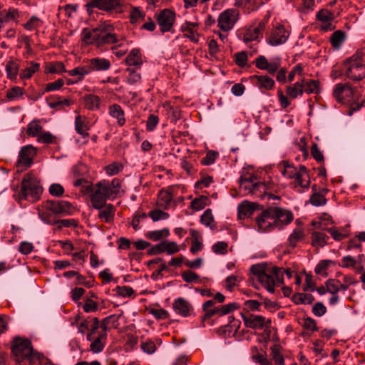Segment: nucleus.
Returning a JSON list of instances; mask_svg holds the SVG:
<instances>
[{
	"label": "nucleus",
	"mask_w": 365,
	"mask_h": 365,
	"mask_svg": "<svg viewBox=\"0 0 365 365\" xmlns=\"http://www.w3.org/2000/svg\"><path fill=\"white\" fill-rule=\"evenodd\" d=\"M122 181L118 178H114L111 182L102 180L98 182L93 187L86 186L88 192H92L91 202L93 208L101 209L106 203L107 200L115 199L121 190Z\"/></svg>",
	"instance_id": "f257e3e1"
},
{
	"label": "nucleus",
	"mask_w": 365,
	"mask_h": 365,
	"mask_svg": "<svg viewBox=\"0 0 365 365\" xmlns=\"http://www.w3.org/2000/svg\"><path fill=\"white\" fill-rule=\"evenodd\" d=\"M81 35L83 43L94 45L97 48L117 43L119 41L118 36L114 33L113 25L109 21L101 22L93 29H83Z\"/></svg>",
	"instance_id": "f03ea898"
},
{
	"label": "nucleus",
	"mask_w": 365,
	"mask_h": 365,
	"mask_svg": "<svg viewBox=\"0 0 365 365\" xmlns=\"http://www.w3.org/2000/svg\"><path fill=\"white\" fill-rule=\"evenodd\" d=\"M11 351L15 361L19 364L40 365L44 357L43 354L34 350L31 341L29 339L19 336L14 339Z\"/></svg>",
	"instance_id": "7ed1b4c3"
},
{
	"label": "nucleus",
	"mask_w": 365,
	"mask_h": 365,
	"mask_svg": "<svg viewBox=\"0 0 365 365\" xmlns=\"http://www.w3.org/2000/svg\"><path fill=\"white\" fill-rule=\"evenodd\" d=\"M333 96L337 102L349 106V114L365 106V100H359V94L349 83H337L333 91Z\"/></svg>",
	"instance_id": "20e7f679"
},
{
	"label": "nucleus",
	"mask_w": 365,
	"mask_h": 365,
	"mask_svg": "<svg viewBox=\"0 0 365 365\" xmlns=\"http://www.w3.org/2000/svg\"><path fill=\"white\" fill-rule=\"evenodd\" d=\"M342 71L354 82L365 78V54L362 53V47L344 62Z\"/></svg>",
	"instance_id": "39448f33"
},
{
	"label": "nucleus",
	"mask_w": 365,
	"mask_h": 365,
	"mask_svg": "<svg viewBox=\"0 0 365 365\" xmlns=\"http://www.w3.org/2000/svg\"><path fill=\"white\" fill-rule=\"evenodd\" d=\"M281 58L277 57L269 61L264 56L260 55L255 59V66L260 69L267 71L270 75H275L276 80L280 83L287 82V69L282 67Z\"/></svg>",
	"instance_id": "423d86ee"
},
{
	"label": "nucleus",
	"mask_w": 365,
	"mask_h": 365,
	"mask_svg": "<svg viewBox=\"0 0 365 365\" xmlns=\"http://www.w3.org/2000/svg\"><path fill=\"white\" fill-rule=\"evenodd\" d=\"M42 192L43 188L40 182L33 174L28 173L22 180L19 200H26L34 202L38 200Z\"/></svg>",
	"instance_id": "0eeeda50"
},
{
	"label": "nucleus",
	"mask_w": 365,
	"mask_h": 365,
	"mask_svg": "<svg viewBox=\"0 0 365 365\" xmlns=\"http://www.w3.org/2000/svg\"><path fill=\"white\" fill-rule=\"evenodd\" d=\"M240 304L236 302H232L225 305H217L215 304L213 300H207L205 302L202 306L204 314L201 317V322L204 324L205 321L213 317H220L229 314L240 309ZM203 326H205V324H203Z\"/></svg>",
	"instance_id": "6e6552de"
},
{
	"label": "nucleus",
	"mask_w": 365,
	"mask_h": 365,
	"mask_svg": "<svg viewBox=\"0 0 365 365\" xmlns=\"http://www.w3.org/2000/svg\"><path fill=\"white\" fill-rule=\"evenodd\" d=\"M250 271L269 292H274V279L270 272L267 273L264 267L259 264L252 265Z\"/></svg>",
	"instance_id": "1a4fd4ad"
},
{
	"label": "nucleus",
	"mask_w": 365,
	"mask_h": 365,
	"mask_svg": "<svg viewBox=\"0 0 365 365\" xmlns=\"http://www.w3.org/2000/svg\"><path fill=\"white\" fill-rule=\"evenodd\" d=\"M239 12L234 9H226L218 16L217 25L223 31H229L233 29L238 20Z\"/></svg>",
	"instance_id": "9d476101"
},
{
	"label": "nucleus",
	"mask_w": 365,
	"mask_h": 365,
	"mask_svg": "<svg viewBox=\"0 0 365 365\" xmlns=\"http://www.w3.org/2000/svg\"><path fill=\"white\" fill-rule=\"evenodd\" d=\"M270 210L275 221V227L277 230L282 229L291 223L294 219L293 213L290 210L278 207H271Z\"/></svg>",
	"instance_id": "9b49d317"
},
{
	"label": "nucleus",
	"mask_w": 365,
	"mask_h": 365,
	"mask_svg": "<svg viewBox=\"0 0 365 365\" xmlns=\"http://www.w3.org/2000/svg\"><path fill=\"white\" fill-rule=\"evenodd\" d=\"M293 189L299 193L307 191L310 187V177L304 165L299 167V173L292 183Z\"/></svg>",
	"instance_id": "f8f14e48"
},
{
	"label": "nucleus",
	"mask_w": 365,
	"mask_h": 365,
	"mask_svg": "<svg viewBox=\"0 0 365 365\" xmlns=\"http://www.w3.org/2000/svg\"><path fill=\"white\" fill-rule=\"evenodd\" d=\"M267 25V21L263 20L259 21L256 26H250L245 31L242 36V41L246 44L252 41L259 42L260 38H262L263 31H264Z\"/></svg>",
	"instance_id": "ddd939ff"
},
{
	"label": "nucleus",
	"mask_w": 365,
	"mask_h": 365,
	"mask_svg": "<svg viewBox=\"0 0 365 365\" xmlns=\"http://www.w3.org/2000/svg\"><path fill=\"white\" fill-rule=\"evenodd\" d=\"M241 315L243 322L247 328L252 329H262L264 327H271V319H266L265 317L262 315H255L252 314L247 315L242 314Z\"/></svg>",
	"instance_id": "4468645a"
},
{
	"label": "nucleus",
	"mask_w": 365,
	"mask_h": 365,
	"mask_svg": "<svg viewBox=\"0 0 365 365\" xmlns=\"http://www.w3.org/2000/svg\"><path fill=\"white\" fill-rule=\"evenodd\" d=\"M256 222L259 232H267L276 229L270 207L263 210L260 215L257 217Z\"/></svg>",
	"instance_id": "2eb2a0df"
},
{
	"label": "nucleus",
	"mask_w": 365,
	"mask_h": 365,
	"mask_svg": "<svg viewBox=\"0 0 365 365\" xmlns=\"http://www.w3.org/2000/svg\"><path fill=\"white\" fill-rule=\"evenodd\" d=\"M175 20V13L170 9H163L157 16V22L161 32L171 31Z\"/></svg>",
	"instance_id": "dca6fc26"
},
{
	"label": "nucleus",
	"mask_w": 365,
	"mask_h": 365,
	"mask_svg": "<svg viewBox=\"0 0 365 365\" xmlns=\"http://www.w3.org/2000/svg\"><path fill=\"white\" fill-rule=\"evenodd\" d=\"M289 36V34L285 28L282 25H279L272 29L267 38V43L271 46H277L284 43L287 41Z\"/></svg>",
	"instance_id": "f3484780"
},
{
	"label": "nucleus",
	"mask_w": 365,
	"mask_h": 365,
	"mask_svg": "<svg viewBox=\"0 0 365 365\" xmlns=\"http://www.w3.org/2000/svg\"><path fill=\"white\" fill-rule=\"evenodd\" d=\"M46 207L56 215L66 216L71 215V205L65 200H47Z\"/></svg>",
	"instance_id": "a211bd4d"
},
{
	"label": "nucleus",
	"mask_w": 365,
	"mask_h": 365,
	"mask_svg": "<svg viewBox=\"0 0 365 365\" xmlns=\"http://www.w3.org/2000/svg\"><path fill=\"white\" fill-rule=\"evenodd\" d=\"M255 179L252 177L241 178L240 180V187L245 190H249L254 195H257V192H264L266 185L262 182H255Z\"/></svg>",
	"instance_id": "6ab92c4d"
},
{
	"label": "nucleus",
	"mask_w": 365,
	"mask_h": 365,
	"mask_svg": "<svg viewBox=\"0 0 365 365\" xmlns=\"http://www.w3.org/2000/svg\"><path fill=\"white\" fill-rule=\"evenodd\" d=\"M122 0H92L86 4L87 7L98 8L100 10L110 11L121 8Z\"/></svg>",
	"instance_id": "aec40b11"
},
{
	"label": "nucleus",
	"mask_w": 365,
	"mask_h": 365,
	"mask_svg": "<svg viewBox=\"0 0 365 365\" xmlns=\"http://www.w3.org/2000/svg\"><path fill=\"white\" fill-rule=\"evenodd\" d=\"M174 311L183 317H187L193 312V307L191 303L182 297L175 299L173 303Z\"/></svg>",
	"instance_id": "412c9836"
},
{
	"label": "nucleus",
	"mask_w": 365,
	"mask_h": 365,
	"mask_svg": "<svg viewBox=\"0 0 365 365\" xmlns=\"http://www.w3.org/2000/svg\"><path fill=\"white\" fill-rule=\"evenodd\" d=\"M36 154V149L31 145H27L21 148L19 154L18 164L29 167Z\"/></svg>",
	"instance_id": "4be33fe9"
},
{
	"label": "nucleus",
	"mask_w": 365,
	"mask_h": 365,
	"mask_svg": "<svg viewBox=\"0 0 365 365\" xmlns=\"http://www.w3.org/2000/svg\"><path fill=\"white\" fill-rule=\"evenodd\" d=\"M86 63L89 68L90 73L106 71L111 67V63L110 60L105 58H92L91 59H88Z\"/></svg>",
	"instance_id": "5701e85b"
},
{
	"label": "nucleus",
	"mask_w": 365,
	"mask_h": 365,
	"mask_svg": "<svg viewBox=\"0 0 365 365\" xmlns=\"http://www.w3.org/2000/svg\"><path fill=\"white\" fill-rule=\"evenodd\" d=\"M97 334L98 335L93 336V339L90 341V350L95 354L103 351L107 341V332L101 329Z\"/></svg>",
	"instance_id": "b1692460"
},
{
	"label": "nucleus",
	"mask_w": 365,
	"mask_h": 365,
	"mask_svg": "<svg viewBox=\"0 0 365 365\" xmlns=\"http://www.w3.org/2000/svg\"><path fill=\"white\" fill-rule=\"evenodd\" d=\"M251 81L261 91H269L273 89L275 81L267 75H255L251 76Z\"/></svg>",
	"instance_id": "393cba45"
},
{
	"label": "nucleus",
	"mask_w": 365,
	"mask_h": 365,
	"mask_svg": "<svg viewBox=\"0 0 365 365\" xmlns=\"http://www.w3.org/2000/svg\"><path fill=\"white\" fill-rule=\"evenodd\" d=\"M270 273L273 275L274 279V287L284 284V274H285L288 279L294 277L296 274L290 269H285L283 267H273L270 269Z\"/></svg>",
	"instance_id": "a878e982"
},
{
	"label": "nucleus",
	"mask_w": 365,
	"mask_h": 365,
	"mask_svg": "<svg viewBox=\"0 0 365 365\" xmlns=\"http://www.w3.org/2000/svg\"><path fill=\"white\" fill-rule=\"evenodd\" d=\"M127 66L139 68L143 65V56L139 48L132 49L125 59Z\"/></svg>",
	"instance_id": "bb28decb"
},
{
	"label": "nucleus",
	"mask_w": 365,
	"mask_h": 365,
	"mask_svg": "<svg viewBox=\"0 0 365 365\" xmlns=\"http://www.w3.org/2000/svg\"><path fill=\"white\" fill-rule=\"evenodd\" d=\"M108 113L112 118L116 119L119 126L122 127L125 124V112L120 105L117 103L110 105L108 107Z\"/></svg>",
	"instance_id": "cd10ccee"
},
{
	"label": "nucleus",
	"mask_w": 365,
	"mask_h": 365,
	"mask_svg": "<svg viewBox=\"0 0 365 365\" xmlns=\"http://www.w3.org/2000/svg\"><path fill=\"white\" fill-rule=\"evenodd\" d=\"M21 16V12L17 9L9 7L0 11V19L5 24L11 21L18 23V19Z\"/></svg>",
	"instance_id": "c85d7f7f"
},
{
	"label": "nucleus",
	"mask_w": 365,
	"mask_h": 365,
	"mask_svg": "<svg viewBox=\"0 0 365 365\" xmlns=\"http://www.w3.org/2000/svg\"><path fill=\"white\" fill-rule=\"evenodd\" d=\"M99 210L98 212V218L106 222L110 223L113 221L115 213V207L112 204H106L101 209H98Z\"/></svg>",
	"instance_id": "c756f323"
},
{
	"label": "nucleus",
	"mask_w": 365,
	"mask_h": 365,
	"mask_svg": "<svg viewBox=\"0 0 365 365\" xmlns=\"http://www.w3.org/2000/svg\"><path fill=\"white\" fill-rule=\"evenodd\" d=\"M304 82H306V80L303 78L292 85L287 86L286 88V93L287 96L292 99H295L298 96H302L304 93Z\"/></svg>",
	"instance_id": "7c9ffc66"
},
{
	"label": "nucleus",
	"mask_w": 365,
	"mask_h": 365,
	"mask_svg": "<svg viewBox=\"0 0 365 365\" xmlns=\"http://www.w3.org/2000/svg\"><path fill=\"white\" fill-rule=\"evenodd\" d=\"M47 103L50 108L57 110L64 109L72 104V101L68 98H63L58 96H52L47 98Z\"/></svg>",
	"instance_id": "2f4dec72"
},
{
	"label": "nucleus",
	"mask_w": 365,
	"mask_h": 365,
	"mask_svg": "<svg viewBox=\"0 0 365 365\" xmlns=\"http://www.w3.org/2000/svg\"><path fill=\"white\" fill-rule=\"evenodd\" d=\"M317 18L319 21L327 23L326 25L322 27L323 30L328 31L332 30L334 29V26L331 22L334 18L333 12L327 9H322L317 13Z\"/></svg>",
	"instance_id": "473e14b6"
},
{
	"label": "nucleus",
	"mask_w": 365,
	"mask_h": 365,
	"mask_svg": "<svg viewBox=\"0 0 365 365\" xmlns=\"http://www.w3.org/2000/svg\"><path fill=\"white\" fill-rule=\"evenodd\" d=\"M257 204L248 202H243L239 205L237 208L238 217L241 220L251 216L255 212Z\"/></svg>",
	"instance_id": "72a5a7b5"
},
{
	"label": "nucleus",
	"mask_w": 365,
	"mask_h": 365,
	"mask_svg": "<svg viewBox=\"0 0 365 365\" xmlns=\"http://www.w3.org/2000/svg\"><path fill=\"white\" fill-rule=\"evenodd\" d=\"M263 4L264 1H259L258 0H235V6L250 13L251 11L257 9Z\"/></svg>",
	"instance_id": "f704fd0d"
},
{
	"label": "nucleus",
	"mask_w": 365,
	"mask_h": 365,
	"mask_svg": "<svg viewBox=\"0 0 365 365\" xmlns=\"http://www.w3.org/2000/svg\"><path fill=\"white\" fill-rule=\"evenodd\" d=\"M85 108L90 110H96L100 108L101 98L94 94H86L83 98Z\"/></svg>",
	"instance_id": "c9c22d12"
},
{
	"label": "nucleus",
	"mask_w": 365,
	"mask_h": 365,
	"mask_svg": "<svg viewBox=\"0 0 365 365\" xmlns=\"http://www.w3.org/2000/svg\"><path fill=\"white\" fill-rule=\"evenodd\" d=\"M305 237L304 231L302 228H296L290 234L287 239L288 247L291 249L296 247L297 244L302 240Z\"/></svg>",
	"instance_id": "e433bc0d"
},
{
	"label": "nucleus",
	"mask_w": 365,
	"mask_h": 365,
	"mask_svg": "<svg viewBox=\"0 0 365 365\" xmlns=\"http://www.w3.org/2000/svg\"><path fill=\"white\" fill-rule=\"evenodd\" d=\"M56 215L51 210L46 207V203L43 208L38 210V216L41 220L48 225H56L58 220Z\"/></svg>",
	"instance_id": "4c0bfd02"
},
{
	"label": "nucleus",
	"mask_w": 365,
	"mask_h": 365,
	"mask_svg": "<svg viewBox=\"0 0 365 365\" xmlns=\"http://www.w3.org/2000/svg\"><path fill=\"white\" fill-rule=\"evenodd\" d=\"M312 245L314 247H323L327 244L329 237L325 233L314 231L312 233Z\"/></svg>",
	"instance_id": "58836bf2"
},
{
	"label": "nucleus",
	"mask_w": 365,
	"mask_h": 365,
	"mask_svg": "<svg viewBox=\"0 0 365 365\" xmlns=\"http://www.w3.org/2000/svg\"><path fill=\"white\" fill-rule=\"evenodd\" d=\"M279 166L283 167L281 173L283 176L289 179H294L299 173V168H295L294 165L289 164L287 161L285 160L281 162Z\"/></svg>",
	"instance_id": "ea45409f"
},
{
	"label": "nucleus",
	"mask_w": 365,
	"mask_h": 365,
	"mask_svg": "<svg viewBox=\"0 0 365 365\" xmlns=\"http://www.w3.org/2000/svg\"><path fill=\"white\" fill-rule=\"evenodd\" d=\"M20 68V66L17 61L10 59L6 65V73L7 78L11 81L16 80Z\"/></svg>",
	"instance_id": "a19ab883"
},
{
	"label": "nucleus",
	"mask_w": 365,
	"mask_h": 365,
	"mask_svg": "<svg viewBox=\"0 0 365 365\" xmlns=\"http://www.w3.org/2000/svg\"><path fill=\"white\" fill-rule=\"evenodd\" d=\"M68 74L71 76H76V81H81L84 77L88 75L90 73L88 64L85 66H79L73 69L67 71Z\"/></svg>",
	"instance_id": "79ce46f5"
},
{
	"label": "nucleus",
	"mask_w": 365,
	"mask_h": 365,
	"mask_svg": "<svg viewBox=\"0 0 365 365\" xmlns=\"http://www.w3.org/2000/svg\"><path fill=\"white\" fill-rule=\"evenodd\" d=\"M29 66L23 69L19 74L21 79H29L33 75L40 69V63L31 61Z\"/></svg>",
	"instance_id": "37998d69"
},
{
	"label": "nucleus",
	"mask_w": 365,
	"mask_h": 365,
	"mask_svg": "<svg viewBox=\"0 0 365 365\" xmlns=\"http://www.w3.org/2000/svg\"><path fill=\"white\" fill-rule=\"evenodd\" d=\"M75 129L76 132L82 135L83 138H88L89 134L88 133V127L85 119L81 115H77L75 118Z\"/></svg>",
	"instance_id": "c03bdc74"
},
{
	"label": "nucleus",
	"mask_w": 365,
	"mask_h": 365,
	"mask_svg": "<svg viewBox=\"0 0 365 365\" xmlns=\"http://www.w3.org/2000/svg\"><path fill=\"white\" fill-rule=\"evenodd\" d=\"M119 317L115 314H111L104 318L101 322V329L107 332L110 327L117 328L118 326Z\"/></svg>",
	"instance_id": "a18cd8bd"
},
{
	"label": "nucleus",
	"mask_w": 365,
	"mask_h": 365,
	"mask_svg": "<svg viewBox=\"0 0 365 365\" xmlns=\"http://www.w3.org/2000/svg\"><path fill=\"white\" fill-rule=\"evenodd\" d=\"M313 194L310 196L309 201L314 206H322L327 203V199L324 195L318 192L317 185L312 187Z\"/></svg>",
	"instance_id": "49530a36"
},
{
	"label": "nucleus",
	"mask_w": 365,
	"mask_h": 365,
	"mask_svg": "<svg viewBox=\"0 0 365 365\" xmlns=\"http://www.w3.org/2000/svg\"><path fill=\"white\" fill-rule=\"evenodd\" d=\"M346 34L345 32L337 30L334 31L330 36V43L334 48H339L345 41Z\"/></svg>",
	"instance_id": "de8ad7c7"
},
{
	"label": "nucleus",
	"mask_w": 365,
	"mask_h": 365,
	"mask_svg": "<svg viewBox=\"0 0 365 365\" xmlns=\"http://www.w3.org/2000/svg\"><path fill=\"white\" fill-rule=\"evenodd\" d=\"M320 91V82L319 80H306L304 82V93L307 94L319 93Z\"/></svg>",
	"instance_id": "09e8293b"
},
{
	"label": "nucleus",
	"mask_w": 365,
	"mask_h": 365,
	"mask_svg": "<svg viewBox=\"0 0 365 365\" xmlns=\"http://www.w3.org/2000/svg\"><path fill=\"white\" fill-rule=\"evenodd\" d=\"M43 128L40 125L38 120H34L30 122L27 125L26 133L29 136L38 137V135L42 132Z\"/></svg>",
	"instance_id": "8fccbe9b"
},
{
	"label": "nucleus",
	"mask_w": 365,
	"mask_h": 365,
	"mask_svg": "<svg viewBox=\"0 0 365 365\" xmlns=\"http://www.w3.org/2000/svg\"><path fill=\"white\" fill-rule=\"evenodd\" d=\"M292 301L296 304H309L314 301V297L311 294L297 293L293 295Z\"/></svg>",
	"instance_id": "3c124183"
},
{
	"label": "nucleus",
	"mask_w": 365,
	"mask_h": 365,
	"mask_svg": "<svg viewBox=\"0 0 365 365\" xmlns=\"http://www.w3.org/2000/svg\"><path fill=\"white\" fill-rule=\"evenodd\" d=\"M170 235V231L168 228H164L163 230H158L154 231L148 232L145 236L147 238L153 240V241H158L162 238L167 237Z\"/></svg>",
	"instance_id": "603ef678"
},
{
	"label": "nucleus",
	"mask_w": 365,
	"mask_h": 365,
	"mask_svg": "<svg viewBox=\"0 0 365 365\" xmlns=\"http://www.w3.org/2000/svg\"><path fill=\"white\" fill-rule=\"evenodd\" d=\"M43 22L36 16H32L28 21L23 24V27L27 31L37 30L43 25Z\"/></svg>",
	"instance_id": "864d4df0"
},
{
	"label": "nucleus",
	"mask_w": 365,
	"mask_h": 365,
	"mask_svg": "<svg viewBox=\"0 0 365 365\" xmlns=\"http://www.w3.org/2000/svg\"><path fill=\"white\" fill-rule=\"evenodd\" d=\"M327 231L331 235L332 238L336 241H341L347 237L348 234L346 232L344 228L339 229L332 227L327 229Z\"/></svg>",
	"instance_id": "5fc2aeb1"
},
{
	"label": "nucleus",
	"mask_w": 365,
	"mask_h": 365,
	"mask_svg": "<svg viewBox=\"0 0 365 365\" xmlns=\"http://www.w3.org/2000/svg\"><path fill=\"white\" fill-rule=\"evenodd\" d=\"M201 222L210 229L213 230L216 228V225L214 222V217L212 213L211 209H207L200 218Z\"/></svg>",
	"instance_id": "6e6d98bb"
},
{
	"label": "nucleus",
	"mask_w": 365,
	"mask_h": 365,
	"mask_svg": "<svg viewBox=\"0 0 365 365\" xmlns=\"http://www.w3.org/2000/svg\"><path fill=\"white\" fill-rule=\"evenodd\" d=\"M210 202L209 198L207 196L202 195L198 198L194 199L190 203V207L195 210H201Z\"/></svg>",
	"instance_id": "4d7b16f0"
},
{
	"label": "nucleus",
	"mask_w": 365,
	"mask_h": 365,
	"mask_svg": "<svg viewBox=\"0 0 365 365\" xmlns=\"http://www.w3.org/2000/svg\"><path fill=\"white\" fill-rule=\"evenodd\" d=\"M91 324L90 328L88 329V332L86 336V339L88 341H91L93 339V336H95V334L97 333V331L99 328H101V322H99L97 317H91Z\"/></svg>",
	"instance_id": "13d9d810"
},
{
	"label": "nucleus",
	"mask_w": 365,
	"mask_h": 365,
	"mask_svg": "<svg viewBox=\"0 0 365 365\" xmlns=\"http://www.w3.org/2000/svg\"><path fill=\"white\" fill-rule=\"evenodd\" d=\"M46 71V73H61L67 72L63 63L61 61L51 63L47 66Z\"/></svg>",
	"instance_id": "bf43d9fd"
},
{
	"label": "nucleus",
	"mask_w": 365,
	"mask_h": 365,
	"mask_svg": "<svg viewBox=\"0 0 365 365\" xmlns=\"http://www.w3.org/2000/svg\"><path fill=\"white\" fill-rule=\"evenodd\" d=\"M333 262L331 260H322L320 261L315 267V273L322 277H327V273L326 270Z\"/></svg>",
	"instance_id": "052dcab7"
},
{
	"label": "nucleus",
	"mask_w": 365,
	"mask_h": 365,
	"mask_svg": "<svg viewBox=\"0 0 365 365\" xmlns=\"http://www.w3.org/2000/svg\"><path fill=\"white\" fill-rule=\"evenodd\" d=\"M272 359L274 362L278 365H284V359L280 352L279 346L274 345L271 348Z\"/></svg>",
	"instance_id": "680f3d73"
},
{
	"label": "nucleus",
	"mask_w": 365,
	"mask_h": 365,
	"mask_svg": "<svg viewBox=\"0 0 365 365\" xmlns=\"http://www.w3.org/2000/svg\"><path fill=\"white\" fill-rule=\"evenodd\" d=\"M126 71L128 72V83L135 84L140 81L141 75L135 69L128 68Z\"/></svg>",
	"instance_id": "e2e57ef3"
},
{
	"label": "nucleus",
	"mask_w": 365,
	"mask_h": 365,
	"mask_svg": "<svg viewBox=\"0 0 365 365\" xmlns=\"http://www.w3.org/2000/svg\"><path fill=\"white\" fill-rule=\"evenodd\" d=\"M56 140V137L50 132H41L37 138V141L41 143L50 144L53 143Z\"/></svg>",
	"instance_id": "0e129e2a"
},
{
	"label": "nucleus",
	"mask_w": 365,
	"mask_h": 365,
	"mask_svg": "<svg viewBox=\"0 0 365 365\" xmlns=\"http://www.w3.org/2000/svg\"><path fill=\"white\" fill-rule=\"evenodd\" d=\"M218 156V153L214 150H209L205 157L201 159V163L204 165H210L215 163Z\"/></svg>",
	"instance_id": "69168bd1"
},
{
	"label": "nucleus",
	"mask_w": 365,
	"mask_h": 365,
	"mask_svg": "<svg viewBox=\"0 0 365 365\" xmlns=\"http://www.w3.org/2000/svg\"><path fill=\"white\" fill-rule=\"evenodd\" d=\"M148 216L154 222H157L160 220H167L169 217V214L160 210H152L148 213Z\"/></svg>",
	"instance_id": "338daca9"
},
{
	"label": "nucleus",
	"mask_w": 365,
	"mask_h": 365,
	"mask_svg": "<svg viewBox=\"0 0 365 365\" xmlns=\"http://www.w3.org/2000/svg\"><path fill=\"white\" fill-rule=\"evenodd\" d=\"M182 279L187 283L198 282L200 277L197 274L190 270H185L182 273Z\"/></svg>",
	"instance_id": "774afa93"
}]
</instances>
